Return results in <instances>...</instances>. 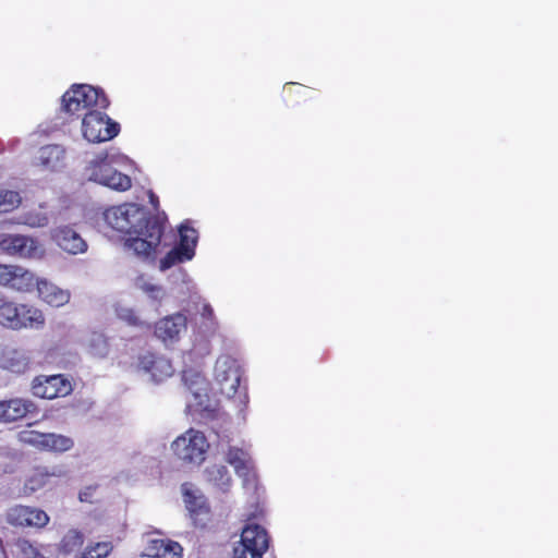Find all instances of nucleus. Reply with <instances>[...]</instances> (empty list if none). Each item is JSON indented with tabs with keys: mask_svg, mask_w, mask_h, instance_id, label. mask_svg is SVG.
I'll return each mask as SVG.
<instances>
[{
	"mask_svg": "<svg viewBox=\"0 0 558 558\" xmlns=\"http://www.w3.org/2000/svg\"><path fill=\"white\" fill-rule=\"evenodd\" d=\"M21 442L35 447L39 450L62 453L74 446V440L65 435L56 433H40L37 430H22L19 433Z\"/></svg>",
	"mask_w": 558,
	"mask_h": 558,
	"instance_id": "obj_10",
	"label": "nucleus"
},
{
	"mask_svg": "<svg viewBox=\"0 0 558 558\" xmlns=\"http://www.w3.org/2000/svg\"><path fill=\"white\" fill-rule=\"evenodd\" d=\"M135 287L143 291L150 300L158 303H160L166 296L163 287L154 283L150 279L144 276L136 278Z\"/></svg>",
	"mask_w": 558,
	"mask_h": 558,
	"instance_id": "obj_28",
	"label": "nucleus"
},
{
	"mask_svg": "<svg viewBox=\"0 0 558 558\" xmlns=\"http://www.w3.org/2000/svg\"><path fill=\"white\" fill-rule=\"evenodd\" d=\"M149 199L151 205L156 208L158 205V197L151 191L149 192Z\"/></svg>",
	"mask_w": 558,
	"mask_h": 558,
	"instance_id": "obj_39",
	"label": "nucleus"
},
{
	"mask_svg": "<svg viewBox=\"0 0 558 558\" xmlns=\"http://www.w3.org/2000/svg\"><path fill=\"white\" fill-rule=\"evenodd\" d=\"M93 553L95 554L96 558H105L109 555V553L112 549V546L110 543L104 542V543H97L94 547L90 548Z\"/></svg>",
	"mask_w": 558,
	"mask_h": 558,
	"instance_id": "obj_35",
	"label": "nucleus"
},
{
	"mask_svg": "<svg viewBox=\"0 0 558 558\" xmlns=\"http://www.w3.org/2000/svg\"><path fill=\"white\" fill-rule=\"evenodd\" d=\"M201 315L204 318L211 320V322H214V319H215L214 310L210 306V304H208V303L203 304L202 310H201Z\"/></svg>",
	"mask_w": 558,
	"mask_h": 558,
	"instance_id": "obj_37",
	"label": "nucleus"
},
{
	"mask_svg": "<svg viewBox=\"0 0 558 558\" xmlns=\"http://www.w3.org/2000/svg\"><path fill=\"white\" fill-rule=\"evenodd\" d=\"M34 163L46 171H59L65 167V149L57 144L43 146L38 149Z\"/></svg>",
	"mask_w": 558,
	"mask_h": 558,
	"instance_id": "obj_19",
	"label": "nucleus"
},
{
	"mask_svg": "<svg viewBox=\"0 0 558 558\" xmlns=\"http://www.w3.org/2000/svg\"><path fill=\"white\" fill-rule=\"evenodd\" d=\"M29 365L28 354L20 349L7 348L0 357V367L12 373H24Z\"/></svg>",
	"mask_w": 558,
	"mask_h": 558,
	"instance_id": "obj_24",
	"label": "nucleus"
},
{
	"mask_svg": "<svg viewBox=\"0 0 558 558\" xmlns=\"http://www.w3.org/2000/svg\"><path fill=\"white\" fill-rule=\"evenodd\" d=\"M102 216L112 230L130 235L124 245L134 255L148 258L157 253L166 217L150 216L145 207L135 203L109 207Z\"/></svg>",
	"mask_w": 558,
	"mask_h": 558,
	"instance_id": "obj_1",
	"label": "nucleus"
},
{
	"mask_svg": "<svg viewBox=\"0 0 558 558\" xmlns=\"http://www.w3.org/2000/svg\"><path fill=\"white\" fill-rule=\"evenodd\" d=\"M16 222L31 228H41L49 223V217L40 209H33L20 215Z\"/></svg>",
	"mask_w": 558,
	"mask_h": 558,
	"instance_id": "obj_30",
	"label": "nucleus"
},
{
	"mask_svg": "<svg viewBox=\"0 0 558 558\" xmlns=\"http://www.w3.org/2000/svg\"><path fill=\"white\" fill-rule=\"evenodd\" d=\"M36 405L33 401L26 399H11L0 402V422H14L28 413H34Z\"/></svg>",
	"mask_w": 558,
	"mask_h": 558,
	"instance_id": "obj_23",
	"label": "nucleus"
},
{
	"mask_svg": "<svg viewBox=\"0 0 558 558\" xmlns=\"http://www.w3.org/2000/svg\"><path fill=\"white\" fill-rule=\"evenodd\" d=\"M116 314L121 320L125 322L126 324H129L131 326H137V327L145 326V323L142 322L140 319V317L135 314L133 308H131L129 306H125L122 304H117L116 305Z\"/></svg>",
	"mask_w": 558,
	"mask_h": 558,
	"instance_id": "obj_34",
	"label": "nucleus"
},
{
	"mask_svg": "<svg viewBox=\"0 0 558 558\" xmlns=\"http://www.w3.org/2000/svg\"><path fill=\"white\" fill-rule=\"evenodd\" d=\"M101 109L95 108L84 113L82 133L89 143H101L112 140L120 131L119 123L112 121Z\"/></svg>",
	"mask_w": 558,
	"mask_h": 558,
	"instance_id": "obj_9",
	"label": "nucleus"
},
{
	"mask_svg": "<svg viewBox=\"0 0 558 558\" xmlns=\"http://www.w3.org/2000/svg\"><path fill=\"white\" fill-rule=\"evenodd\" d=\"M182 379L192 397L187 405L199 411H210L209 384L206 378L197 371L186 369L183 372Z\"/></svg>",
	"mask_w": 558,
	"mask_h": 558,
	"instance_id": "obj_13",
	"label": "nucleus"
},
{
	"mask_svg": "<svg viewBox=\"0 0 558 558\" xmlns=\"http://www.w3.org/2000/svg\"><path fill=\"white\" fill-rule=\"evenodd\" d=\"M21 203V196L15 191H0V211L8 213L17 207Z\"/></svg>",
	"mask_w": 558,
	"mask_h": 558,
	"instance_id": "obj_33",
	"label": "nucleus"
},
{
	"mask_svg": "<svg viewBox=\"0 0 558 558\" xmlns=\"http://www.w3.org/2000/svg\"><path fill=\"white\" fill-rule=\"evenodd\" d=\"M89 353L97 357H105L109 352V344L102 332L93 331L84 341Z\"/></svg>",
	"mask_w": 558,
	"mask_h": 558,
	"instance_id": "obj_27",
	"label": "nucleus"
},
{
	"mask_svg": "<svg viewBox=\"0 0 558 558\" xmlns=\"http://www.w3.org/2000/svg\"><path fill=\"white\" fill-rule=\"evenodd\" d=\"M108 106L104 92L87 84L73 85L62 96V109L70 114L80 116L82 111L106 109Z\"/></svg>",
	"mask_w": 558,
	"mask_h": 558,
	"instance_id": "obj_4",
	"label": "nucleus"
},
{
	"mask_svg": "<svg viewBox=\"0 0 558 558\" xmlns=\"http://www.w3.org/2000/svg\"><path fill=\"white\" fill-rule=\"evenodd\" d=\"M217 436L219 438L217 451L233 466L236 475L242 480L243 488L248 493H255L258 481L255 464L248 450L233 445L228 435L221 436L218 434Z\"/></svg>",
	"mask_w": 558,
	"mask_h": 558,
	"instance_id": "obj_3",
	"label": "nucleus"
},
{
	"mask_svg": "<svg viewBox=\"0 0 558 558\" xmlns=\"http://www.w3.org/2000/svg\"><path fill=\"white\" fill-rule=\"evenodd\" d=\"M80 499H81L82 501H86V500H87V494H86V493H81V494H80Z\"/></svg>",
	"mask_w": 558,
	"mask_h": 558,
	"instance_id": "obj_40",
	"label": "nucleus"
},
{
	"mask_svg": "<svg viewBox=\"0 0 558 558\" xmlns=\"http://www.w3.org/2000/svg\"><path fill=\"white\" fill-rule=\"evenodd\" d=\"M209 441L204 433L189 429L172 442L175 456L184 463L199 465L206 459Z\"/></svg>",
	"mask_w": 558,
	"mask_h": 558,
	"instance_id": "obj_7",
	"label": "nucleus"
},
{
	"mask_svg": "<svg viewBox=\"0 0 558 558\" xmlns=\"http://www.w3.org/2000/svg\"><path fill=\"white\" fill-rule=\"evenodd\" d=\"M0 250L20 258L40 259L45 255V248L32 236L23 234L0 235Z\"/></svg>",
	"mask_w": 558,
	"mask_h": 558,
	"instance_id": "obj_11",
	"label": "nucleus"
},
{
	"mask_svg": "<svg viewBox=\"0 0 558 558\" xmlns=\"http://www.w3.org/2000/svg\"><path fill=\"white\" fill-rule=\"evenodd\" d=\"M198 242V232L190 226V222H183L179 227V243L174 245L160 259L159 268L165 271L175 265L192 260L195 256V248Z\"/></svg>",
	"mask_w": 558,
	"mask_h": 558,
	"instance_id": "obj_8",
	"label": "nucleus"
},
{
	"mask_svg": "<svg viewBox=\"0 0 558 558\" xmlns=\"http://www.w3.org/2000/svg\"><path fill=\"white\" fill-rule=\"evenodd\" d=\"M52 241L64 252L71 255L83 254L87 251L86 241L71 227L61 226L51 229Z\"/></svg>",
	"mask_w": 558,
	"mask_h": 558,
	"instance_id": "obj_16",
	"label": "nucleus"
},
{
	"mask_svg": "<svg viewBox=\"0 0 558 558\" xmlns=\"http://www.w3.org/2000/svg\"><path fill=\"white\" fill-rule=\"evenodd\" d=\"M22 558H51L52 547L50 545H34L27 541L20 544Z\"/></svg>",
	"mask_w": 558,
	"mask_h": 558,
	"instance_id": "obj_31",
	"label": "nucleus"
},
{
	"mask_svg": "<svg viewBox=\"0 0 558 558\" xmlns=\"http://www.w3.org/2000/svg\"><path fill=\"white\" fill-rule=\"evenodd\" d=\"M215 380L222 395L228 398H234L238 395L240 404L246 405L248 397L245 389H240L241 371L235 359L230 355H221L217 359Z\"/></svg>",
	"mask_w": 558,
	"mask_h": 558,
	"instance_id": "obj_6",
	"label": "nucleus"
},
{
	"mask_svg": "<svg viewBox=\"0 0 558 558\" xmlns=\"http://www.w3.org/2000/svg\"><path fill=\"white\" fill-rule=\"evenodd\" d=\"M181 490L185 507L192 514H199L207 510L206 497L199 488L193 484L184 483Z\"/></svg>",
	"mask_w": 558,
	"mask_h": 558,
	"instance_id": "obj_25",
	"label": "nucleus"
},
{
	"mask_svg": "<svg viewBox=\"0 0 558 558\" xmlns=\"http://www.w3.org/2000/svg\"><path fill=\"white\" fill-rule=\"evenodd\" d=\"M83 544V534L77 530H70L60 543V550L64 554H71L78 549Z\"/></svg>",
	"mask_w": 558,
	"mask_h": 558,
	"instance_id": "obj_32",
	"label": "nucleus"
},
{
	"mask_svg": "<svg viewBox=\"0 0 558 558\" xmlns=\"http://www.w3.org/2000/svg\"><path fill=\"white\" fill-rule=\"evenodd\" d=\"M0 325L13 329H41L45 325L43 312L32 305L4 302L0 305Z\"/></svg>",
	"mask_w": 558,
	"mask_h": 558,
	"instance_id": "obj_5",
	"label": "nucleus"
},
{
	"mask_svg": "<svg viewBox=\"0 0 558 558\" xmlns=\"http://www.w3.org/2000/svg\"><path fill=\"white\" fill-rule=\"evenodd\" d=\"M123 157L117 154L99 153L87 160L83 171L86 180L107 186L118 192H124L132 185L129 175L119 171Z\"/></svg>",
	"mask_w": 558,
	"mask_h": 558,
	"instance_id": "obj_2",
	"label": "nucleus"
},
{
	"mask_svg": "<svg viewBox=\"0 0 558 558\" xmlns=\"http://www.w3.org/2000/svg\"><path fill=\"white\" fill-rule=\"evenodd\" d=\"M136 369L138 374L153 383H161L171 377L174 368L169 359L151 352H145L137 357Z\"/></svg>",
	"mask_w": 558,
	"mask_h": 558,
	"instance_id": "obj_12",
	"label": "nucleus"
},
{
	"mask_svg": "<svg viewBox=\"0 0 558 558\" xmlns=\"http://www.w3.org/2000/svg\"><path fill=\"white\" fill-rule=\"evenodd\" d=\"M269 537L266 530L255 523L246 524L242 530L241 541L234 548H240V556L251 548L267 550Z\"/></svg>",
	"mask_w": 558,
	"mask_h": 558,
	"instance_id": "obj_21",
	"label": "nucleus"
},
{
	"mask_svg": "<svg viewBox=\"0 0 558 558\" xmlns=\"http://www.w3.org/2000/svg\"><path fill=\"white\" fill-rule=\"evenodd\" d=\"M0 286L17 292H31L35 289V275L20 266L0 264Z\"/></svg>",
	"mask_w": 558,
	"mask_h": 558,
	"instance_id": "obj_14",
	"label": "nucleus"
},
{
	"mask_svg": "<svg viewBox=\"0 0 558 558\" xmlns=\"http://www.w3.org/2000/svg\"><path fill=\"white\" fill-rule=\"evenodd\" d=\"M35 288H37L39 298L53 307H61L69 303L71 299L69 290L62 289L46 279L36 278Z\"/></svg>",
	"mask_w": 558,
	"mask_h": 558,
	"instance_id": "obj_22",
	"label": "nucleus"
},
{
	"mask_svg": "<svg viewBox=\"0 0 558 558\" xmlns=\"http://www.w3.org/2000/svg\"><path fill=\"white\" fill-rule=\"evenodd\" d=\"M178 276L182 280V283L186 287V291H190L193 287V281L189 277V275L181 268L178 269Z\"/></svg>",
	"mask_w": 558,
	"mask_h": 558,
	"instance_id": "obj_38",
	"label": "nucleus"
},
{
	"mask_svg": "<svg viewBox=\"0 0 558 558\" xmlns=\"http://www.w3.org/2000/svg\"><path fill=\"white\" fill-rule=\"evenodd\" d=\"M186 316L177 313L160 319L155 326V335L166 344L173 343L186 331Z\"/></svg>",
	"mask_w": 558,
	"mask_h": 558,
	"instance_id": "obj_17",
	"label": "nucleus"
},
{
	"mask_svg": "<svg viewBox=\"0 0 558 558\" xmlns=\"http://www.w3.org/2000/svg\"><path fill=\"white\" fill-rule=\"evenodd\" d=\"M266 550L251 548L250 551L243 553L240 557V548H234V558H263Z\"/></svg>",
	"mask_w": 558,
	"mask_h": 558,
	"instance_id": "obj_36",
	"label": "nucleus"
},
{
	"mask_svg": "<svg viewBox=\"0 0 558 558\" xmlns=\"http://www.w3.org/2000/svg\"><path fill=\"white\" fill-rule=\"evenodd\" d=\"M206 481L213 484L221 492H228L231 487L232 478L229 470L225 465L215 464L205 470Z\"/></svg>",
	"mask_w": 558,
	"mask_h": 558,
	"instance_id": "obj_26",
	"label": "nucleus"
},
{
	"mask_svg": "<svg viewBox=\"0 0 558 558\" xmlns=\"http://www.w3.org/2000/svg\"><path fill=\"white\" fill-rule=\"evenodd\" d=\"M8 521L19 526L44 527L49 522V517L44 510L20 505L9 510Z\"/></svg>",
	"mask_w": 558,
	"mask_h": 558,
	"instance_id": "obj_18",
	"label": "nucleus"
},
{
	"mask_svg": "<svg viewBox=\"0 0 558 558\" xmlns=\"http://www.w3.org/2000/svg\"><path fill=\"white\" fill-rule=\"evenodd\" d=\"M143 556L149 558H182L183 547L172 539L148 537Z\"/></svg>",
	"mask_w": 558,
	"mask_h": 558,
	"instance_id": "obj_20",
	"label": "nucleus"
},
{
	"mask_svg": "<svg viewBox=\"0 0 558 558\" xmlns=\"http://www.w3.org/2000/svg\"><path fill=\"white\" fill-rule=\"evenodd\" d=\"M34 396L43 399L65 397L72 391L71 383L62 375L38 376L33 380Z\"/></svg>",
	"mask_w": 558,
	"mask_h": 558,
	"instance_id": "obj_15",
	"label": "nucleus"
},
{
	"mask_svg": "<svg viewBox=\"0 0 558 558\" xmlns=\"http://www.w3.org/2000/svg\"><path fill=\"white\" fill-rule=\"evenodd\" d=\"M59 473L51 472L49 473L46 469L36 470L25 482L24 490L27 494L35 493L36 490L46 486L51 476H57Z\"/></svg>",
	"mask_w": 558,
	"mask_h": 558,
	"instance_id": "obj_29",
	"label": "nucleus"
}]
</instances>
